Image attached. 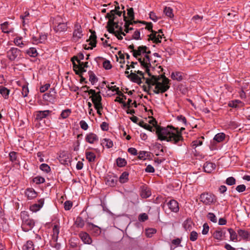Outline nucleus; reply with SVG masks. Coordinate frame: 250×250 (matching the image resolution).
<instances>
[{
	"label": "nucleus",
	"instance_id": "f257e3e1",
	"mask_svg": "<svg viewBox=\"0 0 250 250\" xmlns=\"http://www.w3.org/2000/svg\"><path fill=\"white\" fill-rule=\"evenodd\" d=\"M149 123L155 127L158 140L166 141L178 146H182L184 138L181 133L179 132L178 128L172 125H167V127L158 125L157 121L153 118L149 121Z\"/></svg>",
	"mask_w": 250,
	"mask_h": 250
},
{
	"label": "nucleus",
	"instance_id": "f03ea898",
	"mask_svg": "<svg viewBox=\"0 0 250 250\" xmlns=\"http://www.w3.org/2000/svg\"><path fill=\"white\" fill-rule=\"evenodd\" d=\"M170 82V80L167 78L164 74L153 76L151 77V78L146 79V83L148 86L144 85L143 86V90L147 94L151 95L152 93L149 91L152 89V86H155V88L153 90L154 93L156 94L164 93L169 89Z\"/></svg>",
	"mask_w": 250,
	"mask_h": 250
},
{
	"label": "nucleus",
	"instance_id": "7ed1b4c3",
	"mask_svg": "<svg viewBox=\"0 0 250 250\" xmlns=\"http://www.w3.org/2000/svg\"><path fill=\"white\" fill-rule=\"evenodd\" d=\"M21 217L22 220L21 229L24 232H28L31 230L35 226V221L30 218L27 212L22 211L21 213Z\"/></svg>",
	"mask_w": 250,
	"mask_h": 250
},
{
	"label": "nucleus",
	"instance_id": "20e7f679",
	"mask_svg": "<svg viewBox=\"0 0 250 250\" xmlns=\"http://www.w3.org/2000/svg\"><path fill=\"white\" fill-rule=\"evenodd\" d=\"M85 92H88L89 94H91L92 96L90 97L91 98V101L94 104V107L96 109H103V106L102 103V98L101 96V92L99 91L96 92L95 90L90 89L84 91Z\"/></svg>",
	"mask_w": 250,
	"mask_h": 250
},
{
	"label": "nucleus",
	"instance_id": "39448f33",
	"mask_svg": "<svg viewBox=\"0 0 250 250\" xmlns=\"http://www.w3.org/2000/svg\"><path fill=\"white\" fill-rule=\"evenodd\" d=\"M200 201L206 206L214 204L217 200V198L213 193L204 192L200 196Z\"/></svg>",
	"mask_w": 250,
	"mask_h": 250
},
{
	"label": "nucleus",
	"instance_id": "423d86ee",
	"mask_svg": "<svg viewBox=\"0 0 250 250\" xmlns=\"http://www.w3.org/2000/svg\"><path fill=\"white\" fill-rule=\"evenodd\" d=\"M7 58L10 61L19 60L22 58L21 51L16 47H11L7 52Z\"/></svg>",
	"mask_w": 250,
	"mask_h": 250
},
{
	"label": "nucleus",
	"instance_id": "0eeeda50",
	"mask_svg": "<svg viewBox=\"0 0 250 250\" xmlns=\"http://www.w3.org/2000/svg\"><path fill=\"white\" fill-rule=\"evenodd\" d=\"M52 111L49 110H38L34 112V115L35 116V121L40 122L42 119L47 118L51 115Z\"/></svg>",
	"mask_w": 250,
	"mask_h": 250
},
{
	"label": "nucleus",
	"instance_id": "6e6552de",
	"mask_svg": "<svg viewBox=\"0 0 250 250\" xmlns=\"http://www.w3.org/2000/svg\"><path fill=\"white\" fill-rule=\"evenodd\" d=\"M90 32L91 33V35L89 37V38L86 40V42H89V45L91 46H88V47H85V49L87 50L92 49L94 47L96 46L97 44V36L96 34V32L92 30H90ZM86 46V45H85Z\"/></svg>",
	"mask_w": 250,
	"mask_h": 250
},
{
	"label": "nucleus",
	"instance_id": "1a4fd4ad",
	"mask_svg": "<svg viewBox=\"0 0 250 250\" xmlns=\"http://www.w3.org/2000/svg\"><path fill=\"white\" fill-rule=\"evenodd\" d=\"M87 229L94 236H98L101 233L100 228L90 222L86 223Z\"/></svg>",
	"mask_w": 250,
	"mask_h": 250
},
{
	"label": "nucleus",
	"instance_id": "9d476101",
	"mask_svg": "<svg viewBox=\"0 0 250 250\" xmlns=\"http://www.w3.org/2000/svg\"><path fill=\"white\" fill-rule=\"evenodd\" d=\"M117 182L118 177L116 175H108L105 178V184L108 186L111 187H115L117 184Z\"/></svg>",
	"mask_w": 250,
	"mask_h": 250
},
{
	"label": "nucleus",
	"instance_id": "9b49d317",
	"mask_svg": "<svg viewBox=\"0 0 250 250\" xmlns=\"http://www.w3.org/2000/svg\"><path fill=\"white\" fill-rule=\"evenodd\" d=\"M83 36L81 25L76 22L74 25V29L73 33V38L74 39L77 38L81 39Z\"/></svg>",
	"mask_w": 250,
	"mask_h": 250
},
{
	"label": "nucleus",
	"instance_id": "f8f14e48",
	"mask_svg": "<svg viewBox=\"0 0 250 250\" xmlns=\"http://www.w3.org/2000/svg\"><path fill=\"white\" fill-rule=\"evenodd\" d=\"M164 35L162 34H158L157 35V31H155L153 34H150L148 35L149 38L148 40L152 41L153 42L155 43H159L161 42V40L164 37Z\"/></svg>",
	"mask_w": 250,
	"mask_h": 250
},
{
	"label": "nucleus",
	"instance_id": "ddd939ff",
	"mask_svg": "<svg viewBox=\"0 0 250 250\" xmlns=\"http://www.w3.org/2000/svg\"><path fill=\"white\" fill-rule=\"evenodd\" d=\"M167 205L172 212L177 213L179 211V203L174 199L170 200L167 203Z\"/></svg>",
	"mask_w": 250,
	"mask_h": 250
},
{
	"label": "nucleus",
	"instance_id": "4468645a",
	"mask_svg": "<svg viewBox=\"0 0 250 250\" xmlns=\"http://www.w3.org/2000/svg\"><path fill=\"white\" fill-rule=\"evenodd\" d=\"M44 203V199L42 198L39 199L37 203L33 204L30 207V209L33 212H37L39 211L43 206Z\"/></svg>",
	"mask_w": 250,
	"mask_h": 250
},
{
	"label": "nucleus",
	"instance_id": "2eb2a0df",
	"mask_svg": "<svg viewBox=\"0 0 250 250\" xmlns=\"http://www.w3.org/2000/svg\"><path fill=\"white\" fill-rule=\"evenodd\" d=\"M56 24L57 25H55L53 27L54 30L56 33L64 32L67 29L66 23L60 22L56 23Z\"/></svg>",
	"mask_w": 250,
	"mask_h": 250
},
{
	"label": "nucleus",
	"instance_id": "dca6fc26",
	"mask_svg": "<svg viewBox=\"0 0 250 250\" xmlns=\"http://www.w3.org/2000/svg\"><path fill=\"white\" fill-rule=\"evenodd\" d=\"M85 140L86 142L89 144H94L98 141L99 138L96 134L91 132L86 134Z\"/></svg>",
	"mask_w": 250,
	"mask_h": 250
},
{
	"label": "nucleus",
	"instance_id": "f3484780",
	"mask_svg": "<svg viewBox=\"0 0 250 250\" xmlns=\"http://www.w3.org/2000/svg\"><path fill=\"white\" fill-rule=\"evenodd\" d=\"M24 193L28 200H32L38 195V193L33 188H26Z\"/></svg>",
	"mask_w": 250,
	"mask_h": 250
},
{
	"label": "nucleus",
	"instance_id": "a211bd4d",
	"mask_svg": "<svg viewBox=\"0 0 250 250\" xmlns=\"http://www.w3.org/2000/svg\"><path fill=\"white\" fill-rule=\"evenodd\" d=\"M56 92L55 89H51L49 93H46L43 94V99L44 100L48 102H51L53 101L55 98Z\"/></svg>",
	"mask_w": 250,
	"mask_h": 250
},
{
	"label": "nucleus",
	"instance_id": "6ab92c4d",
	"mask_svg": "<svg viewBox=\"0 0 250 250\" xmlns=\"http://www.w3.org/2000/svg\"><path fill=\"white\" fill-rule=\"evenodd\" d=\"M82 241L86 244H91L92 240L90 235L85 232H81L79 234Z\"/></svg>",
	"mask_w": 250,
	"mask_h": 250
},
{
	"label": "nucleus",
	"instance_id": "aec40b11",
	"mask_svg": "<svg viewBox=\"0 0 250 250\" xmlns=\"http://www.w3.org/2000/svg\"><path fill=\"white\" fill-rule=\"evenodd\" d=\"M215 168V164L210 162H206L203 166L204 171L208 173H210Z\"/></svg>",
	"mask_w": 250,
	"mask_h": 250
},
{
	"label": "nucleus",
	"instance_id": "412c9836",
	"mask_svg": "<svg viewBox=\"0 0 250 250\" xmlns=\"http://www.w3.org/2000/svg\"><path fill=\"white\" fill-rule=\"evenodd\" d=\"M237 234L243 240L250 241V232L244 229H239L237 230Z\"/></svg>",
	"mask_w": 250,
	"mask_h": 250
},
{
	"label": "nucleus",
	"instance_id": "4be33fe9",
	"mask_svg": "<svg viewBox=\"0 0 250 250\" xmlns=\"http://www.w3.org/2000/svg\"><path fill=\"white\" fill-rule=\"evenodd\" d=\"M127 77L133 83H136L139 84L142 83L141 78L135 73L131 72L129 75L127 76Z\"/></svg>",
	"mask_w": 250,
	"mask_h": 250
},
{
	"label": "nucleus",
	"instance_id": "5701e85b",
	"mask_svg": "<svg viewBox=\"0 0 250 250\" xmlns=\"http://www.w3.org/2000/svg\"><path fill=\"white\" fill-rule=\"evenodd\" d=\"M107 19H108V21H107V25L106 26L107 30L109 33H115V31L114 28V24H115V22L116 21H115L113 19H111V18Z\"/></svg>",
	"mask_w": 250,
	"mask_h": 250
},
{
	"label": "nucleus",
	"instance_id": "b1692460",
	"mask_svg": "<svg viewBox=\"0 0 250 250\" xmlns=\"http://www.w3.org/2000/svg\"><path fill=\"white\" fill-rule=\"evenodd\" d=\"M138 60L139 62L140 63L141 66L146 69V72L148 74L149 76L150 77V78H151V77L154 76L151 75L150 72L149 67L151 66V65H149L145 63V59L142 60L141 58H138Z\"/></svg>",
	"mask_w": 250,
	"mask_h": 250
},
{
	"label": "nucleus",
	"instance_id": "393cba45",
	"mask_svg": "<svg viewBox=\"0 0 250 250\" xmlns=\"http://www.w3.org/2000/svg\"><path fill=\"white\" fill-rule=\"evenodd\" d=\"M151 191L146 186H143L141 187L140 195L142 198H147L151 195Z\"/></svg>",
	"mask_w": 250,
	"mask_h": 250
},
{
	"label": "nucleus",
	"instance_id": "a878e982",
	"mask_svg": "<svg viewBox=\"0 0 250 250\" xmlns=\"http://www.w3.org/2000/svg\"><path fill=\"white\" fill-rule=\"evenodd\" d=\"M171 78L173 80H177V81L180 82L183 79V73L179 71L175 72H172L171 74Z\"/></svg>",
	"mask_w": 250,
	"mask_h": 250
},
{
	"label": "nucleus",
	"instance_id": "bb28decb",
	"mask_svg": "<svg viewBox=\"0 0 250 250\" xmlns=\"http://www.w3.org/2000/svg\"><path fill=\"white\" fill-rule=\"evenodd\" d=\"M193 222L191 218H188L183 224V226L186 231H190L192 229Z\"/></svg>",
	"mask_w": 250,
	"mask_h": 250
},
{
	"label": "nucleus",
	"instance_id": "cd10ccee",
	"mask_svg": "<svg viewBox=\"0 0 250 250\" xmlns=\"http://www.w3.org/2000/svg\"><path fill=\"white\" fill-rule=\"evenodd\" d=\"M128 176H129V173L127 171H124L123 172L122 174L120 175L119 181V182L122 183H125L128 181Z\"/></svg>",
	"mask_w": 250,
	"mask_h": 250
},
{
	"label": "nucleus",
	"instance_id": "c85d7f7f",
	"mask_svg": "<svg viewBox=\"0 0 250 250\" xmlns=\"http://www.w3.org/2000/svg\"><path fill=\"white\" fill-rule=\"evenodd\" d=\"M85 157L86 159L89 162H94L96 159V155L93 152L85 151Z\"/></svg>",
	"mask_w": 250,
	"mask_h": 250
},
{
	"label": "nucleus",
	"instance_id": "c756f323",
	"mask_svg": "<svg viewBox=\"0 0 250 250\" xmlns=\"http://www.w3.org/2000/svg\"><path fill=\"white\" fill-rule=\"evenodd\" d=\"M10 90L6 87L1 85L0 86V93L5 99H7L9 97Z\"/></svg>",
	"mask_w": 250,
	"mask_h": 250
},
{
	"label": "nucleus",
	"instance_id": "7c9ffc66",
	"mask_svg": "<svg viewBox=\"0 0 250 250\" xmlns=\"http://www.w3.org/2000/svg\"><path fill=\"white\" fill-rule=\"evenodd\" d=\"M227 231L229 232L230 235V240L232 241L236 242L237 240V233L231 228L227 229Z\"/></svg>",
	"mask_w": 250,
	"mask_h": 250
},
{
	"label": "nucleus",
	"instance_id": "2f4dec72",
	"mask_svg": "<svg viewBox=\"0 0 250 250\" xmlns=\"http://www.w3.org/2000/svg\"><path fill=\"white\" fill-rule=\"evenodd\" d=\"M139 126L144 128L150 131V132H154L155 129L153 128V126H151L149 124L145 123L143 121H141L138 124Z\"/></svg>",
	"mask_w": 250,
	"mask_h": 250
},
{
	"label": "nucleus",
	"instance_id": "473e14b6",
	"mask_svg": "<svg viewBox=\"0 0 250 250\" xmlns=\"http://www.w3.org/2000/svg\"><path fill=\"white\" fill-rule=\"evenodd\" d=\"M88 73L89 76V80L91 82L92 85H94L96 83L98 82V79L92 71H89Z\"/></svg>",
	"mask_w": 250,
	"mask_h": 250
},
{
	"label": "nucleus",
	"instance_id": "72a5a7b5",
	"mask_svg": "<svg viewBox=\"0 0 250 250\" xmlns=\"http://www.w3.org/2000/svg\"><path fill=\"white\" fill-rule=\"evenodd\" d=\"M212 235L214 238L215 239H217L219 241L223 240V238L222 237V232H221L220 228H218L215 230Z\"/></svg>",
	"mask_w": 250,
	"mask_h": 250
},
{
	"label": "nucleus",
	"instance_id": "f704fd0d",
	"mask_svg": "<svg viewBox=\"0 0 250 250\" xmlns=\"http://www.w3.org/2000/svg\"><path fill=\"white\" fill-rule=\"evenodd\" d=\"M33 242L31 240H28L23 246L22 250H34Z\"/></svg>",
	"mask_w": 250,
	"mask_h": 250
},
{
	"label": "nucleus",
	"instance_id": "c9c22d12",
	"mask_svg": "<svg viewBox=\"0 0 250 250\" xmlns=\"http://www.w3.org/2000/svg\"><path fill=\"white\" fill-rule=\"evenodd\" d=\"M226 135L224 133H219L215 135L213 138V140L216 141L217 143H220L225 140Z\"/></svg>",
	"mask_w": 250,
	"mask_h": 250
},
{
	"label": "nucleus",
	"instance_id": "e433bc0d",
	"mask_svg": "<svg viewBox=\"0 0 250 250\" xmlns=\"http://www.w3.org/2000/svg\"><path fill=\"white\" fill-rule=\"evenodd\" d=\"M53 234L52 236V238L54 240H58V235L60 232V227L58 225H55L54 226L53 228Z\"/></svg>",
	"mask_w": 250,
	"mask_h": 250
},
{
	"label": "nucleus",
	"instance_id": "4c0bfd02",
	"mask_svg": "<svg viewBox=\"0 0 250 250\" xmlns=\"http://www.w3.org/2000/svg\"><path fill=\"white\" fill-rule=\"evenodd\" d=\"M26 53L31 57H36L38 54L36 49L34 47L29 48L26 51Z\"/></svg>",
	"mask_w": 250,
	"mask_h": 250
},
{
	"label": "nucleus",
	"instance_id": "58836bf2",
	"mask_svg": "<svg viewBox=\"0 0 250 250\" xmlns=\"http://www.w3.org/2000/svg\"><path fill=\"white\" fill-rule=\"evenodd\" d=\"M101 145L103 146L105 145L107 148H110L112 147L113 146V142L109 139H103L101 142Z\"/></svg>",
	"mask_w": 250,
	"mask_h": 250
},
{
	"label": "nucleus",
	"instance_id": "ea45409f",
	"mask_svg": "<svg viewBox=\"0 0 250 250\" xmlns=\"http://www.w3.org/2000/svg\"><path fill=\"white\" fill-rule=\"evenodd\" d=\"M116 164L118 167H122L125 166L127 164V161L124 158L118 157L116 160Z\"/></svg>",
	"mask_w": 250,
	"mask_h": 250
},
{
	"label": "nucleus",
	"instance_id": "a19ab883",
	"mask_svg": "<svg viewBox=\"0 0 250 250\" xmlns=\"http://www.w3.org/2000/svg\"><path fill=\"white\" fill-rule=\"evenodd\" d=\"M164 13L169 18H172L174 17L173 9L170 7L166 6L164 9Z\"/></svg>",
	"mask_w": 250,
	"mask_h": 250
},
{
	"label": "nucleus",
	"instance_id": "79ce46f5",
	"mask_svg": "<svg viewBox=\"0 0 250 250\" xmlns=\"http://www.w3.org/2000/svg\"><path fill=\"white\" fill-rule=\"evenodd\" d=\"M75 224L77 227L82 228L84 225V222L82 217L78 216L75 221Z\"/></svg>",
	"mask_w": 250,
	"mask_h": 250
},
{
	"label": "nucleus",
	"instance_id": "37998d69",
	"mask_svg": "<svg viewBox=\"0 0 250 250\" xmlns=\"http://www.w3.org/2000/svg\"><path fill=\"white\" fill-rule=\"evenodd\" d=\"M58 240H54L52 238L50 241V245L52 247L55 249L56 250H60L61 245L60 243L57 242Z\"/></svg>",
	"mask_w": 250,
	"mask_h": 250
},
{
	"label": "nucleus",
	"instance_id": "c03bdc74",
	"mask_svg": "<svg viewBox=\"0 0 250 250\" xmlns=\"http://www.w3.org/2000/svg\"><path fill=\"white\" fill-rule=\"evenodd\" d=\"M9 157L10 160L13 162L17 164L19 161L17 159V153L15 151H11L9 153Z\"/></svg>",
	"mask_w": 250,
	"mask_h": 250
},
{
	"label": "nucleus",
	"instance_id": "a18cd8bd",
	"mask_svg": "<svg viewBox=\"0 0 250 250\" xmlns=\"http://www.w3.org/2000/svg\"><path fill=\"white\" fill-rule=\"evenodd\" d=\"M22 38L21 37H17L14 39V42L15 44L20 48H22L24 46V44L21 41Z\"/></svg>",
	"mask_w": 250,
	"mask_h": 250
},
{
	"label": "nucleus",
	"instance_id": "49530a36",
	"mask_svg": "<svg viewBox=\"0 0 250 250\" xmlns=\"http://www.w3.org/2000/svg\"><path fill=\"white\" fill-rule=\"evenodd\" d=\"M71 112V110L68 108L63 110L61 113L60 117L63 119H66L70 115Z\"/></svg>",
	"mask_w": 250,
	"mask_h": 250
},
{
	"label": "nucleus",
	"instance_id": "de8ad7c7",
	"mask_svg": "<svg viewBox=\"0 0 250 250\" xmlns=\"http://www.w3.org/2000/svg\"><path fill=\"white\" fill-rule=\"evenodd\" d=\"M141 23L146 25L145 28L148 30L149 31L151 32V34H153L155 33V31L152 29L153 24L152 23V22H147L146 21H142V22H141Z\"/></svg>",
	"mask_w": 250,
	"mask_h": 250
},
{
	"label": "nucleus",
	"instance_id": "09e8293b",
	"mask_svg": "<svg viewBox=\"0 0 250 250\" xmlns=\"http://www.w3.org/2000/svg\"><path fill=\"white\" fill-rule=\"evenodd\" d=\"M123 18H124V21H125V24L124 27H127L129 26L130 25H132V21L130 19H127V17L125 16V11H124L123 12Z\"/></svg>",
	"mask_w": 250,
	"mask_h": 250
},
{
	"label": "nucleus",
	"instance_id": "8fccbe9b",
	"mask_svg": "<svg viewBox=\"0 0 250 250\" xmlns=\"http://www.w3.org/2000/svg\"><path fill=\"white\" fill-rule=\"evenodd\" d=\"M32 181L34 183H35L37 185H39L42 183H44L45 182V179L40 176H38L34 177L32 179Z\"/></svg>",
	"mask_w": 250,
	"mask_h": 250
},
{
	"label": "nucleus",
	"instance_id": "3c124183",
	"mask_svg": "<svg viewBox=\"0 0 250 250\" xmlns=\"http://www.w3.org/2000/svg\"><path fill=\"white\" fill-rule=\"evenodd\" d=\"M177 89L180 91L183 95H186L188 93V89L187 87L183 84H180L178 86Z\"/></svg>",
	"mask_w": 250,
	"mask_h": 250
},
{
	"label": "nucleus",
	"instance_id": "603ef678",
	"mask_svg": "<svg viewBox=\"0 0 250 250\" xmlns=\"http://www.w3.org/2000/svg\"><path fill=\"white\" fill-rule=\"evenodd\" d=\"M40 169L47 173L51 171L50 167L47 164L44 163L40 166Z\"/></svg>",
	"mask_w": 250,
	"mask_h": 250
},
{
	"label": "nucleus",
	"instance_id": "864d4df0",
	"mask_svg": "<svg viewBox=\"0 0 250 250\" xmlns=\"http://www.w3.org/2000/svg\"><path fill=\"white\" fill-rule=\"evenodd\" d=\"M204 137H201L200 139H198L195 141H193L191 143V146L193 147L196 148L198 146H201L203 144L202 140L201 139H204Z\"/></svg>",
	"mask_w": 250,
	"mask_h": 250
},
{
	"label": "nucleus",
	"instance_id": "5fc2aeb1",
	"mask_svg": "<svg viewBox=\"0 0 250 250\" xmlns=\"http://www.w3.org/2000/svg\"><path fill=\"white\" fill-rule=\"evenodd\" d=\"M236 179L233 177H229L227 178L225 183L228 186H233L236 184Z\"/></svg>",
	"mask_w": 250,
	"mask_h": 250
},
{
	"label": "nucleus",
	"instance_id": "6e6d98bb",
	"mask_svg": "<svg viewBox=\"0 0 250 250\" xmlns=\"http://www.w3.org/2000/svg\"><path fill=\"white\" fill-rule=\"evenodd\" d=\"M156 232V229L154 228H148L146 229V235L147 237L150 238L152 235Z\"/></svg>",
	"mask_w": 250,
	"mask_h": 250
},
{
	"label": "nucleus",
	"instance_id": "4d7b16f0",
	"mask_svg": "<svg viewBox=\"0 0 250 250\" xmlns=\"http://www.w3.org/2000/svg\"><path fill=\"white\" fill-rule=\"evenodd\" d=\"M9 23L8 21H5L0 25V28L2 32L4 33H9L10 31L8 30Z\"/></svg>",
	"mask_w": 250,
	"mask_h": 250
},
{
	"label": "nucleus",
	"instance_id": "13d9d810",
	"mask_svg": "<svg viewBox=\"0 0 250 250\" xmlns=\"http://www.w3.org/2000/svg\"><path fill=\"white\" fill-rule=\"evenodd\" d=\"M127 11L128 19L131 20H135V15L133 8L132 7L129 8L127 9Z\"/></svg>",
	"mask_w": 250,
	"mask_h": 250
},
{
	"label": "nucleus",
	"instance_id": "bf43d9fd",
	"mask_svg": "<svg viewBox=\"0 0 250 250\" xmlns=\"http://www.w3.org/2000/svg\"><path fill=\"white\" fill-rule=\"evenodd\" d=\"M29 93V89L27 86V84H24L22 86V96L23 97H26L27 96Z\"/></svg>",
	"mask_w": 250,
	"mask_h": 250
},
{
	"label": "nucleus",
	"instance_id": "052dcab7",
	"mask_svg": "<svg viewBox=\"0 0 250 250\" xmlns=\"http://www.w3.org/2000/svg\"><path fill=\"white\" fill-rule=\"evenodd\" d=\"M207 217L210 221L213 223H216L217 221V218L213 213H208V214L207 215Z\"/></svg>",
	"mask_w": 250,
	"mask_h": 250
},
{
	"label": "nucleus",
	"instance_id": "680f3d73",
	"mask_svg": "<svg viewBox=\"0 0 250 250\" xmlns=\"http://www.w3.org/2000/svg\"><path fill=\"white\" fill-rule=\"evenodd\" d=\"M103 67L106 70H109L112 68V65L110 62L106 60L103 63Z\"/></svg>",
	"mask_w": 250,
	"mask_h": 250
},
{
	"label": "nucleus",
	"instance_id": "e2e57ef3",
	"mask_svg": "<svg viewBox=\"0 0 250 250\" xmlns=\"http://www.w3.org/2000/svg\"><path fill=\"white\" fill-rule=\"evenodd\" d=\"M198 233L195 231H192L190 232L189 239L191 241H195L197 239Z\"/></svg>",
	"mask_w": 250,
	"mask_h": 250
},
{
	"label": "nucleus",
	"instance_id": "0e129e2a",
	"mask_svg": "<svg viewBox=\"0 0 250 250\" xmlns=\"http://www.w3.org/2000/svg\"><path fill=\"white\" fill-rule=\"evenodd\" d=\"M148 216L145 213L140 214L138 217V220L140 222H145V221H146L147 220H148Z\"/></svg>",
	"mask_w": 250,
	"mask_h": 250
},
{
	"label": "nucleus",
	"instance_id": "69168bd1",
	"mask_svg": "<svg viewBox=\"0 0 250 250\" xmlns=\"http://www.w3.org/2000/svg\"><path fill=\"white\" fill-rule=\"evenodd\" d=\"M47 36L46 34H42L40 35V38H39V42L38 43H45L47 40Z\"/></svg>",
	"mask_w": 250,
	"mask_h": 250
},
{
	"label": "nucleus",
	"instance_id": "338daca9",
	"mask_svg": "<svg viewBox=\"0 0 250 250\" xmlns=\"http://www.w3.org/2000/svg\"><path fill=\"white\" fill-rule=\"evenodd\" d=\"M73 205V203L71 201H66L64 203V208L66 210H69L71 209Z\"/></svg>",
	"mask_w": 250,
	"mask_h": 250
},
{
	"label": "nucleus",
	"instance_id": "774afa93",
	"mask_svg": "<svg viewBox=\"0 0 250 250\" xmlns=\"http://www.w3.org/2000/svg\"><path fill=\"white\" fill-rule=\"evenodd\" d=\"M203 229L202 230V233L203 235L207 234L209 230V227L207 223H205L204 224L203 226Z\"/></svg>",
	"mask_w": 250,
	"mask_h": 250
}]
</instances>
